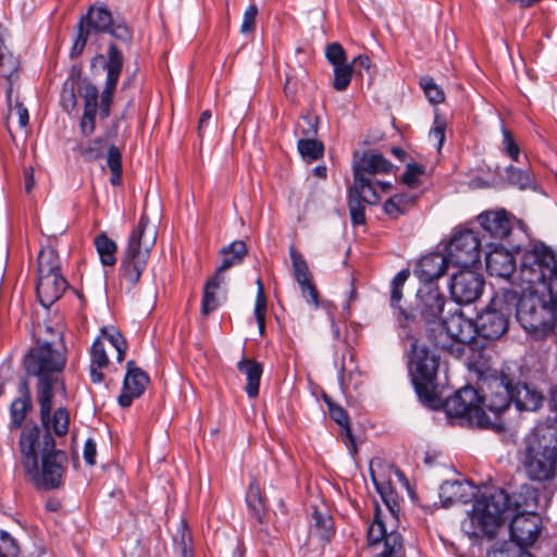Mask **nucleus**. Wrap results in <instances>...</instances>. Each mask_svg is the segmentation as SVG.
<instances>
[{"label":"nucleus","instance_id":"obj_1","mask_svg":"<svg viewBox=\"0 0 557 557\" xmlns=\"http://www.w3.org/2000/svg\"><path fill=\"white\" fill-rule=\"evenodd\" d=\"M70 417L65 408L49 416L48 425H42L45 433L40 436V429L36 424H26L20 437L22 465L26 474L37 488L54 490L62 484L66 454L55 448V441L50 433L53 430L58 436H64L69 431Z\"/></svg>","mask_w":557,"mask_h":557},{"label":"nucleus","instance_id":"obj_2","mask_svg":"<svg viewBox=\"0 0 557 557\" xmlns=\"http://www.w3.org/2000/svg\"><path fill=\"white\" fill-rule=\"evenodd\" d=\"M123 61L122 52L115 45H110L108 60L104 64L107 71L106 87L101 94L100 102L98 88L91 83L82 79L81 67L75 65L71 67L62 87L60 103L66 112L73 111L77 104L76 90L79 91L84 100V114L79 123L84 136H90L95 132L98 111L101 119L109 117Z\"/></svg>","mask_w":557,"mask_h":557},{"label":"nucleus","instance_id":"obj_3","mask_svg":"<svg viewBox=\"0 0 557 557\" xmlns=\"http://www.w3.org/2000/svg\"><path fill=\"white\" fill-rule=\"evenodd\" d=\"M537 502V491L529 484H522L511 494L495 490L481 495L474 502L471 512L461 523V529L470 539H493L509 517L536 513Z\"/></svg>","mask_w":557,"mask_h":557},{"label":"nucleus","instance_id":"obj_4","mask_svg":"<svg viewBox=\"0 0 557 557\" xmlns=\"http://www.w3.org/2000/svg\"><path fill=\"white\" fill-rule=\"evenodd\" d=\"M513 285L520 293H546L557 305V255L544 245L525 250Z\"/></svg>","mask_w":557,"mask_h":557},{"label":"nucleus","instance_id":"obj_5","mask_svg":"<svg viewBox=\"0 0 557 557\" xmlns=\"http://www.w3.org/2000/svg\"><path fill=\"white\" fill-rule=\"evenodd\" d=\"M64 364V356L54 349L50 342L38 343L25 357L27 373L38 379L37 396L40 407V420L41 424L46 426L49 423V416L52 410L53 386L57 382V373L62 371Z\"/></svg>","mask_w":557,"mask_h":557},{"label":"nucleus","instance_id":"obj_6","mask_svg":"<svg viewBox=\"0 0 557 557\" xmlns=\"http://www.w3.org/2000/svg\"><path fill=\"white\" fill-rule=\"evenodd\" d=\"M519 461L533 482H552L557 475V432L555 429L535 430L523 440Z\"/></svg>","mask_w":557,"mask_h":557},{"label":"nucleus","instance_id":"obj_7","mask_svg":"<svg viewBox=\"0 0 557 557\" xmlns=\"http://www.w3.org/2000/svg\"><path fill=\"white\" fill-rule=\"evenodd\" d=\"M512 304L516 317L523 330L535 341L546 338L553 331L557 319V305L547 297L546 293H520Z\"/></svg>","mask_w":557,"mask_h":557},{"label":"nucleus","instance_id":"obj_8","mask_svg":"<svg viewBox=\"0 0 557 557\" xmlns=\"http://www.w3.org/2000/svg\"><path fill=\"white\" fill-rule=\"evenodd\" d=\"M158 231L143 214L129 234L127 246L121 261L120 272L127 288H133L146 269L150 251L156 245Z\"/></svg>","mask_w":557,"mask_h":557},{"label":"nucleus","instance_id":"obj_9","mask_svg":"<svg viewBox=\"0 0 557 557\" xmlns=\"http://www.w3.org/2000/svg\"><path fill=\"white\" fill-rule=\"evenodd\" d=\"M104 33L122 42H131L133 37L126 23L121 18H114L106 5H91L79 18L71 57L81 55L92 36Z\"/></svg>","mask_w":557,"mask_h":557},{"label":"nucleus","instance_id":"obj_10","mask_svg":"<svg viewBox=\"0 0 557 557\" xmlns=\"http://www.w3.org/2000/svg\"><path fill=\"white\" fill-rule=\"evenodd\" d=\"M408 366L419 399L430 408L440 407L442 403L435 392L440 356L414 339L411 344V356Z\"/></svg>","mask_w":557,"mask_h":557},{"label":"nucleus","instance_id":"obj_11","mask_svg":"<svg viewBox=\"0 0 557 557\" xmlns=\"http://www.w3.org/2000/svg\"><path fill=\"white\" fill-rule=\"evenodd\" d=\"M510 540L515 544L505 543L487 552L486 557H532L524 549L533 545L542 531V520L537 513L515 515L509 517Z\"/></svg>","mask_w":557,"mask_h":557},{"label":"nucleus","instance_id":"obj_12","mask_svg":"<svg viewBox=\"0 0 557 557\" xmlns=\"http://www.w3.org/2000/svg\"><path fill=\"white\" fill-rule=\"evenodd\" d=\"M67 283L60 273V259L57 251L47 247L38 255V281L36 292L42 307L49 308L66 289Z\"/></svg>","mask_w":557,"mask_h":557},{"label":"nucleus","instance_id":"obj_13","mask_svg":"<svg viewBox=\"0 0 557 557\" xmlns=\"http://www.w3.org/2000/svg\"><path fill=\"white\" fill-rule=\"evenodd\" d=\"M516 298V292H507L505 288L502 294H497L479 314L475 322L476 334L487 339L502 337L508 330Z\"/></svg>","mask_w":557,"mask_h":557},{"label":"nucleus","instance_id":"obj_14","mask_svg":"<svg viewBox=\"0 0 557 557\" xmlns=\"http://www.w3.org/2000/svg\"><path fill=\"white\" fill-rule=\"evenodd\" d=\"M445 410L448 416L466 420L470 425L482 429H491L494 423L486 416L481 406L479 392L466 386L457 391L445 401Z\"/></svg>","mask_w":557,"mask_h":557},{"label":"nucleus","instance_id":"obj_15","mask_svg":"<svg viewBox=\"0 0 557 557\" xmlns=\"http://www.w3.org/2000/svg\"><path fill=\"white\" fill-rule=\"evenodd\" d=\"M445 256L450 265L469 268L480 261L481 239L472 230H459L454 233L445 247Z\"/></svg>","mask_w":557,"mask_h":557},{"label":"nucleus","instance_id":"obj_16","mask_svg":"<svg viewBox=\"0 0 557 557\" xmlns=\"http://www.w3.org/2000/svg\"><path fill=\"white\" fill-rule=\"evenodd\" d=\"M441 326L451 341L448 345L442 344V348L446 349L454 357L460 358L465 354L466 345L476 334L475 323L467 319L460 310H456L441 321Z\"/></svg>","mask_w":557,"mask_h":557},{"label":"nucleus","instance_id":"obj_17","mask_svg":"<svg viewBox=\"0 0 557 557\" xmlns=\"http://www.w3.org/2000/svg\"><path fill=\"white\" fill-rule=\"evenodd\" d=\"M383 541L384 546L376 557H405L403 536L395 530L387 531L385 518L375 507L374 520L368 528V544L376 545Z\"/></svg>","mask_w":557,"mask_h":557},{"label":"nucleus","instance_id":"obj_18","mask_svg":"<svg viewBox=\"0 0 557 557\" xmlns=\"http://www.w3.org/2000/svg\"><path fill=\"white\" fill-rule=\"evenodd\" d=\"M481 406L494 413H500L512 401V385L507 377H492L484 380L481 386Z\"/></svg>","mask_w":557,"mask_h":557},{"label":"nucleus","instance_id":"obj_19","mask_svg":"<svg viewBox=\"0 0 557 557\" xmlns=\"http://www.w3.org/2000/svg\"><path fill=\"white\" fill-rule=\"evenodd\" d=\"M483 288V276L470 270L454 274L449 285L451 298L458 304L474 302L482 295Z\"/></svg>","mask_w":557,"mask_h":557},{"label":"nucleus","instance_id":"obj_20","mask_svg":"<svg viewBox=\"0 0 557 557\" xmlns=\"http://www.w3.org/2000/svg\"><path fill=\"white\" fill-rule=\"evenodd\" d=\"M417 314L426 324L440 322L444 319L442 313L445 305V297L434 284H423L417 293Z\"/></svg>","mask_w":557,"mask_h":557},{"label":"nucleus","instance_id":"obj_21","mask_svg":"<svg viewBox=\"0 0 557 557\" xmlns=\"http://www.w3.org/2000/svg\"><path fill=\"white\" fill-rule=\"evenodd\" d=\"M393 164L380 153H366L358 162L354 164V184L356 188H371L375 190L370 175L376 173H389Z\"/></svg>","mask_w":557,"mask_h":557},{"label":"nucleus","instance_id":"obj_22","mask_svg":"<svg viewBox=\"0 0 557 557\" xmlns=\"http://www.w3.org/2000/svg\"><path fill=\"white\" fill-rule=\"evenodd\" d=\"M127 372L123 381V389L119 396L121 407H129L135 398H138L149 383L148 375L135 366L133 360L126 364Z\"/></svg>","mask_w":557,"mask_h":557},{"label":"nucleus","instance_id":"obj_23","mask_svg":"<svg viewBox=\"0 0 557 557\" xmlns=\"http://www.w3.org/2000/svg\"><path fill=\"white\" fill-rule=\"evenodd\" d=\"M450 265L445 255L440 252L429 253L422 257L414 268V274L424 284H433Z\"/></svg>","mask_w":557,"mask_h":557},{"label":"nucleus","instance_id":"obj_24","mask_svg":"<svg viewBox=\"0 0 557 557\" xmlns=\"http://www.w3.org/2000/svg\"><path fill=\"white\" fill-rule=\"evenodd\" d=\"M380 197L375 190L371 188L361 189L356 188L352 184L349 188L348 195V209L354 224H363L366 222L364 203L374 205L379 201Z\"/></svg>","mask_w":557,"mask_h":557},{"label":"nucleus","instance_id":"obj_25","mask_svg":"<svg viewBox=\"0 0 557 557\" xmlns=\"http://www.w3.org/2000/svg\"><path fill=\"white\" fill-rule=\"evenodd\" d=\"M483 230L494 239H506L511 233V221L506 211H486L478 216Z\"/></svg>","mask_w":557,"mask_h":557},{"label":"nucleus","instance_id":"obj_26","mask_svg":"<svg viewBox=\"0 0 557 557\" xmlns=\"http://www.w3.org/2000/svg\"><path fill=\"white\" fill-rule=\"evenodd\" d=\"M486 271L491 276L509 278L516 269L513 256L504 248L495 247L485 257Z\"/></svg>","mask_w":557,"mask_h":557},{"label":"nucleus","instance_id":"obj_27","mask_svg":"<svg viewBox=\"0 0 557 557\" xmlns=\"http://www.w3.org/2000/svg\"><path fill=\"white\" fill-rule=\"evenodd\" d=\"M20 396L15 398L10 406V430H18L28 411L33 408L32 394L27 380L20 381L17 386Z\"/></svg>","mask_w":557,"mask_h":557},{"label":"nucleus","instance_id":"obj_28","mask_svg":"<svg viewBox=\"0 0 557 557\" xmlns=\"http://www.w3.org/2000/svg\"><path fill=\"white\" fill-rule=\"evenodd\" d=\"M473 496V486L467 481H445L440 487V498L445 506L467 504Z\"/></svg>","mask_w":557,"mask_h":557},{"label":"nucleus","instance_id":"obj_29","mask_svg":"<svg viewBox=\"0 0 557 557\" xmlns=\"http://www.w3.org/2000/svg\"><path fill=\"white\" fill-rule=\"evenodd\" d=\"M410 273L408 270H403L395 275L391 283V306L397 310V319L401 327H406L414 319L413 313L399 305L403 298V287Z\"/></svg>","mask_w":557,"mask_h":557},{"label":"nucleus","instance_id":"obj_30","mask_svg":"<svg viewBox=\"0 0 557 557\" xmlns=\"http://www.w3.org/2000/svg\"><path fill=\"white\" fill-rule=\"evenodd\" d=\"M543 395L525 383H517L512 386V401L520 411H535L543 404Z\"/></svg>","mask_w":557,"mask_h":557},{"label":"nucleus","instance_id":"obj_31","mask_svg":"<svg viewBox=\"0 0 557 557\" xmlns=\"http://www.w3.org/2000/svg\"><path fill=\"white\" fill-rule=\"evenodd\" d=\"M7 29L0 25V77L8 82L13 88V83L18 78V60L8 50L5 46Z\"/></svg>","mask_w":557,"mask_h":557},{"label":"nucleus","instance_id":"obj_32","mask_svg":"<svg viewBox=\"0 0 557 557\" xmlns=\"http://www.w3.org/2000/svg\"><path fill=\"white\" fill-rule=\"evenodd\" d=\"M237 369L247 379L245 391L249 398H256L259 394L262 366L253 359L243 357L237 363Z\"/></svg>","mask_w":557,"mask_h":557},{"label":"nucleus","instance_id":"obj_33","mask_svg":"<svg viewBox=\"0 0 557 557\" xmlns=\"http://www.w3.org/2000/svg\"><path fill=\"white\" fill-rule=\"evenodd\" d=\"M505 172L506 181L509 185L515 186L520 190H537V182L530 166L517 168L515 165H509L506 168Z\"/></svg>","mask_w":557,"mask_h":557},{"label":"nucleus","instance_id":"obj_34","mask_svg":"<svg viewBox=\"0 0 557 557\" xmlns=\"http://www.w3.org/2000/svg\"><path fill=\"white\" fill-rule=\"evenodd\" d=\"M223 256L221 265L216 269L218 276H223V272L233 265L243 262L244 257L247 255V246L243 240H235L221 250Z\"/></svg>","mask_w":557,"mask_h":557},{"label":"nucleus","instance_id":"obj_35","mask_svg":"<svg viewBox=\"0 0 557 557\" xmlns=\"http://www.w3.org/2000/svg\"><path fill=\"white\" fill-rule=\"evenodd\" d=\"M416 202V196L409 194H397L384 203V211L391 219H398L408 212Z\"/></svg>","mask_w":557,"mask_h":557},{"label":"nucleus","instance_id":"obj_36","mask_svg":"<svg viewBox=\"0 0 557 557\" xmlns=\"http://www.w3.org/2000/svg\"><path fill=\"white\" fill-rule=\"evenodd\" d=\"M224 281L223 276H218L214 274L211 278H209L203 288L201 311L205 315H208L210 312L214 311L219 307V300L216 297V292L220 288L221 283Z\"/></svg>","mask_w":557,"mask_h":557},{"label":"nucleus","instance_id":"obj_37","mask_svg":"<svg viewBox=\"0 0 557 557\" xmlns=\"http://www.w3.org/2000/svg\"><path fill=\"white\" fill-rule=\"evenodd\" d=\"M246 502L251 515L257 521L262 522L265 512V500L262 497L260 486L256 480H252L249 484Z\"/></svg>","mask_w":557,"mask_h":557},{"label":"nucleus","instance_id":"obj_38","mask_svg":"<svg viewBox=\"0 0 557 557\" xmlns=\"http://www.w3.org/2000/svg\"><path fill=\"white\" fill-rule=\"evenodd\" d=\"M95 246L103 265L112 267L115 264L117 246L113 239L102 233L95 238Z\"/></svg>","mask_w":557,"mask_h":557},{"label":"nucleus","instance_id":"obj_39","mask_svg":"<svg viewBox=\"0 0 557 557\" xmlns=\"http://www.w3.org/2000/svg\"><path fill=\"white\" fill-rule=\"evenodd\" d=\"M7 102H8V114L5 116L7 128L10 131V121L16 119L21 127H25L28 124V111L18 101L12 104L13 88L7 87L5 90Z\"/></svg>","mask_w":557,"mask_h":557},{"label":"nucleus","instance_id":"obj_40","mask_svg":"<svg viewBox=\"0 0 557 557\" xmlns=\"http://www.w3.org/2000/svg\"><path fill=\"white\" fill-rule=\"evenodd\" d=\"M371 475H372L373 483L376 487V491L379 492L385 506L387 507L391 518L393 520H397L399 505L396 500V495H395V492L393 491L391 484L386 483V482H379L373 472H371Z\"/></svg>","mask_w":557,"mask_h":557},{"label":"nucleus","instance_id":"obj_41","mask_svg":"<svg viewBox=\"0 0 557 557\" xmlns=\"http://www.w3.org/2000/svg\"><path fill=\"white\" fill-rule=\"evenodd\" d=\"M107 166L110 170V183L117 186L122 182V153L120 149L112 145L109 147L106 154Z\"/></svg>","mask_w":557,"mask_h":557},{"label":"nucleus","instance_id":"obj_42","mask_svg":"<svg viewBox=\"0 0 557 557\" xmlns=\"http://www.w3.org/2000/svg\"><path fill=\"white\" fill-rule=\"evenodd\" d=\"M297 147L301 157L309 162L320 159L324 152L323 144L314 138L299 139Z\"/></svg>","mask_w":557,"mask_h":557},{"label":"nucleus","instance_id":"obj_43","mask_svg":"<svg viewBox=\"0 0 557 557\" xmlns=\"http://www.w3.org/2000/svg\"><path fill=\"white\" fill-rule=\"evenodd\" d=\"M294 277L297 283H305L311 278V273L304 256L293 246L289 247Z\"/></svg>","mask_w":557,"mask_h":557},{"label":"nucleus","instance_id":"obj_44","mask_svg":"<svg viewBox=\"0 0 557 557\" xmlns=\"http://www.w3.org/2000/svg\"><path fill=\"white\" fill-rule=\"evenodd\" d=\"M103 150L104 139L100 137L87 143H79L76 146V151L79 152L86 161H94L101 158Z\"/></svg>","mask_w":557,"mask_h":557},{"label":"nucleus","instance_id":"obj_45","mask_svg":"<svg viewBox=\"0 0 557 557\" xmlns=\"http://www.w3.org/2000/svg\"><path fill=\"white\" fill-rule=\"evenodd\" d=\"M102 337L107 339L116 350V359L121 362L126 354V342L122 334L115 327H103L101 330Z\"/></svg>","mask_w":557,"mask_h":557},{"label":"nucleus","instance_id":"obj_46","mask_svg":"<svg viewBox=\"0 0 557 557\" xmlns=\"http://www.w3.org/2000/svg\"><path fill=\"white\" fill-rule=\"evenodd\" d=\"M334 79L332 86L337 91H344L348 88L354 74L352 65L345 63L343 65L333 66Z\"/></svg>","mask_w":557,"mask_h":557},{"label":"nucleus","instance_id":"obj_47","mask_svg":"<svg viewBox=\"0 0 557 557\" xmlns=\"http://www.w3.org/2000/svg\"><path fill=\"white\" fill-rule=\"evenodd\" d=\"M326 403L329 405V411L331 418L344 429L345 435L347 436L348 441L355 446L354 444V436L351 433V430L349 428V421L348 416L346 411L338 405H335L326 399ZM354 451H356V447H354Z\"/></svg>","mask_w":557,"mask_h":557},{"label":"nucleus","instance_id":"obj_48","mask_svg":"<svg viewBox=\"0 0 557 557\" xmlns=\"http://www.w3.org/2000/svg\"><path fill=\"white\" fill-rule=\"evenodd\" d=\"M420 85L431 103H441L444 101L443 90L434 83L431 77H422Z\"/></svg>","mask_w":557,"mask_h":557},{"label":"nucleus","instance_id":"obj_49","mask_svg":"<svg viewBox=\"0 0 557 557\" xmlns=\"http://www.w3.org/2000/svg\"><path fill=\"white\" fill-rule=\"evenodd\" d=\"M502 134H503V143H502L503 150L508 154V157L512 161L519 162L520 161V147L517 144V141L515 140L513 135L511 134V132H509L505 127L502 129Z\"/></svg>","mask_w":557,"mask_h":557},{"label":"nucleus","instance_id":"obj_50","mask_svg":"<svg viewBox=\"0 0 557 557\" xmlns=\"http://www.w3.org/2000/svg\"><path fill=\"white\" fill-rule=\"evenodd\" d=\"M108 363L109 359L103 342L100 338H97L91 346L90 364H94V367L106 368Z\"/></svg>","mask_w":557,"mask_h":557},{"label":"nucleus","instance_id":"obj_51","mask_svg":"<svg viewBox=\"0 0 557 557\" xmlns=\"http://www.w3.org/2000/svg\"><path fill=\"white\" fill-rule=\"evenodd\" d=\"M325 57L333 66L347 63L346 52L338 42H332L326 46Z\"/></svg>","mask_w":557,"mask_h":557},{"label":"nucleus","instance_id":"obj_52","mask_svg":"<svg viewBox=\"0 0 557 557\" xmlns=\"http://www.w3.org/2000/svg\"><path fill=\"white\" fill-rule=\"evenodd\" d=\"M178 532L181 533L180 539L178 535L174 536V542L177 548L181 552L182 557H194L191 549L188 547L189 541V532L187 530L186 523L184 521L181 522L178 527Z\"/></svg>","mask_w":557,"mask_h":557},{"label":"nucleus","instance_id":"obj_53","mask_svg":"<svg viewBox=\"0 0 557 557\" xmlns=\"http://www.w3.org/2000/svg\"><path fill=\"white\" fill-rule=\"evenodd\" d=\"M425 168L418 163H409L403 174V182L413 187L418 184V178L424 173Z\"/></svg>","mask_w":557,"mask_h":557},{"label":"nucleus","instance_id":"obj_54","mask_svg":"<svg viewBox=\"0 0 557 557\" xmlns=\"http://www.w3.org/2000/svg\"><path fill=\"white\" fill-rule=\"evenodd\" d=\"M256 283L258 286V292L253 312L256 320H261V318H265L267 313V297L261 278H258Z\"/></svg>","mask_w":557,"mask_h":557},{"label":"nucleus","instance_id":"obj_55","mask_svg":"<svg viewBox=\"0 0 557 557\" xmlns=\"http://www.w3.org/2000/svg\"><path fill=\"white\" fill-rule=\"evenodd\" d=\"M257 14L258 8L256 4H251L246 9L240 26V32L243 34L251 33L255 29Z\"/></svg>","mask_w":557,"mask_h":557},{"label":"nucleus","instance_id":"obj_56","mask_svg":"<svg viewBox=\"0 0 557 557\" xmlns=\"http://www.w3.org/2000/svg\"><path fill=\"white\" fill-rule=\"evenodd\" d=\"M302 297L306 299L308 304L313 305L315 308L319 305V295L318 290L312 283L311 278L307 280L305 283H298Z\"/></svg>","mask_w":557,"mask_h":557},{"label":"nucleus","instance_id":"obj_57","mask_svg":"<svg viewBox=\"0 0 557 557\" xmlns=\"http://www.w3.org/2000/svg\"><path fill=\"white\" fill-rule=\"evenodd\" d=\"M445 121L436 115L430 135L437 141L438 148L442 147L445 140Z\"/></svg>","mask_w":557,"mask_h":557},{"label":"nucleus","instance_id":"obj_58","mask_svg":"<svg viewBox=\"0 0 557 557\" xmlns=\"http://www.w3.org/2000/svg\"><path fill=\"white\" fill-rule=\"evenodd\" d=\"M350 64L352 65L354 73L361 75L362 70H364L366 72L370 71L371 60L366 54H359L356 58H354Z\"/></svg>","mask_w":557,"mask_h":557},{"label":"nucleus","instance_id":"obj_59","mask_svg":"<svg viewBox=\"0 0 557 557\" xmlns=\"http://www.w3.org/2000/svg\"><path fill=\"white\" fill-rule=\"evenodd\" d=\"M313 525L317 529H323L321 536L326 537L331 532L332 522L330 518H324L321 513L315 511L313 513Z\"/></svg>","mask_w":557,"mask_h":557},{"label":"nucleus","instance_id":"obj_60","mask_svg":"<svg viewBox=\"0 0 557 557\" xmlns=\"http://www.w3.org/2000/svg\"><path fill=\"white\" fill-rule=\"evenodd\" d=\"M96 455H97L96 443H95L94 440L88 438L85 442L84 451H83V456H84V459H85L86 463H88L89 466L95 465V462H96Z\"/></svg>","mask_w":557,"mask_h":557},{"label":"nucleus","instance_id":"obj_61","mask_svg":"<svg viewBox=\"0 0 557 557\" xmlns=\"http://www.w3.org/2000/svg\"><path fill=\"white\" fill-rule=\"evenodd\" d=\"M35 186V178H34V169L33 168H26L24 170V188L27 194H29Z\"/></svg>","mask_w":557,"mask_h":557},{"label":"nucleus","instance_id":"obj_62","mask_svg":"<svg viewBox=\"0 0 557 557\" xmlns=\"http://www.w3.org/2000/svg\"><path fill=\"white\" fill-rule=\"evenodd\" d=\"M211 119V111L206 110L201 113L199 122H198V135L199 137L203 136V129L206 128L207 124L209 123Z\"/></svg>","mask_w":557,"mask_h":557},{"label":"nucleus","instance_id":"obj_63","mask_svg":"<svg viewBox=\"0 0 557 557\" xmlns=\"http://www.w3.org/2000/svg\"><path fill=\"white\" fill-rule=\"evenodd\" d=\"M90 380L92 383L95 384H99L103 381V374L101 372V370L103 368H100V367H94V364H90Z\"/></svg>","mask_w":557,"mask_h":557},{"label":"nucleus","instance_id":"obj_64","mask_svg":"<svg viewBox=\"0 0 557 557\" xmlns=\"http://www.w3.org/2000/svg\"><path fill=\"white\" fill-rule=\"evenodd\" d=\"M313 173L320 178H325L327 175V169L324 165H319L313 169Z\"/></svg>","mask_w":557,"mask_h":557}]
</instances>
